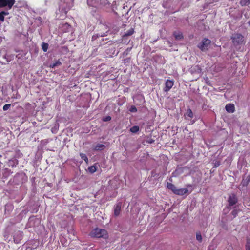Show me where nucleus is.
Returning <instances> with one entry per match:
<instances>
[{
  "instance_id": "nucleus-15",
  "label": "nucleus",
  "mask_w": 250,
  "mask_h": 250,
  "mask_svg": "<svg viewBox=\"0 0 250 250\" xmlns=\"http://www.w3.org/2000/svg\"><path fill=\"white\" fill-rule=\"evenodd\" d=\"M104 147V145L98 144L95 146L94 149L96 150H103Z\"/></svg>"
},
{
  "instance_id": "nucleus-34",
  "label": "nucleus",
  "mask_w": 250,
  "mask_h": 250,
  "mask_svg": "<svg viewBox=\"0 0 250 250\" xmlns=\"http://www.w3.org/2000/svg\"><path fill=\"white\" fill-rule=\"evenodd\" d=\"M186 187H187V188H191V187H192V185H191V184H187V185H186Z\"/></svg>"
},
{
  "instance_id": "nucleus-14",
  "label": "nucleus",
  "mask_w": 250,
  "mask_h": 250,
  "mask_svg": "<svg viewBox=\"0 0 250 250\" xmlns=\"http://www.w3.org/2000/svg\"><path fill=\"white\" fill-rule=\"evenodd\" d=\"M97 169V167L95 165H94L93 166L89 167L88 168V170L90 173H93L96 171Z\"/></svg>"
},
{
  "instance_id": "nucleus-1",
  "label": "nucleus",
  "mask_w": 250,
  "mask_h": 250,
  "mask_svg": "<svg viewBox=\"0 0 250 250\" xmlns=\"http://www.w3.org/2000/svg\"><path fill=\"white\" fill-rule=\"evenodd\" d=\"M89 235L92 238H102L104 239H107L108 238V233L105 229L98 228L92 229L90 232Z\"/></svg>"
},
{
  "instance_id": "nucleus-29",
  "label": "nucleus",
  "mask_w": 250,
  "mask_h": 250,
  "mask_svg": "<svg viewBox=\"0 0 250 250\" xmlns=\"http://www.w3.org/2000/svg\"><path fill=\"white\" fill-rule=\"evenodd\" d=\"M238 212V211L237 210L234 209L231 212V214L234 216V217H235L237 215Z\"/></svg>"
},
{
  "instance_id": "nucleus-17",
  "label": "nucleus",
  "mask_w": 250,
  "mask_h": 250,
  "mask_svg": "<svg viewBox=\"0 0 250 250\" xmlns=\"http://www.w3.org/2000/svg\"><path fill=\"white\" fill-rule=\"evenodd\" d=\"M139 130V127L137 125H134L130 128V131L132 133H137Z\"/></svg>"
},
{
  "instance_id": "nucleus-23",
  "label": "nucleus",
  "mask_w": 250,
  "mask_h": 250,
  "mask_svg": "<svg viewBox=\"0 0 250 250\" xmlns=\"http://www.w3.org/2000/svg\"><path fill=\"white\" fill-rule=\"evenodd\" d=\"M48 44L46 43H42V49L44 52H46L48 49Z\"/></svg>"
},
{
  "instance_id": "nucleus-7",
  "label": "nucleus",
  "mask_w": 250,
  "mask_h": 250,
  "mask_svg": "<svg viewBox=\"0 0 250 250\" xmlns=\"http://www.w3.org/2000/svg\"><path fill=\"white\" fill-rule=\"evenodd\" d=\"M193 189H191L190 191L187 188H180L177 189L175 194L178 195L182 196L186 194L190 193Z\"/></svg>"
},
{
  "instance_id": "nucleus-12",
  "label": "nucleus",
  "mask_w": 250,
  "mask_h": 250,
  "mask_svg": "<svg viewBox=\"0 0 250 250\" xmlns=\"http://www.w3.org/2000/svg\"><path fill=\"white\" fill-rule=\"evenodd\" d=\"M185 117L187 119V117L192 118L193 117V113L191 109L188 108L187 109L186 114H185Z\"/></svg>"
},
{
  "instance_id": "nucleus-28",
  "label": "nucleus",
  "mask_w": 250,
  "mask_h": 250,
  "mask_svg": "<svg viewBox=\"0 0 250 250\" xmlns=\"http://www.w3.org/2000/svg\"><path fill=\"white\" fill-rule=\"evenodd\" d=\"M129 111L131 112H136L137 109L135 106H131L129 109Z\"/></svg>"
},
{
  "instance_id": "nucleus-32",
  "label": "nucleus",
  "mask_w": 250,
  "mask_h": 250,
  "mask_svg": "<svg viewBox=\"0 0 250 250\" xmlns=\"http://www.w3.org/2000/svg\"><path fill=\"white\" fill-rule=\"evenodd\" d=\"M220 162H216L215 163V165H214V167H218L219 165H220Z\"/></svg>"
},
{
  "instance_id": "nucleus-11",
  "label": "nucleus",
  "mask_w": 250,
  "mask_h": 250,
  "mask_svg": "<svg viewBox=\"0 0 250 250\" xmlns=\"http://www.w3.org/2000/svg\"><path fill=\"white\" fill-rule=\"evenodd\" d=\"M173 36L177 40H181L183 39V36L181 32L175 31L173 33Z\"/></svg>"
},
{
  "instance_id": "nucleus-26",
  "label": "nucleus",
  "mask_w": 250,
  "mask_h": 250,
  "mask_svg": "<svg viewBox=\"0 0 250 250\" xmlns=\"http://www.w3.org/2000/svg\"><path fill=\"white\" fill-rule=\"evenodd\" d=\"M11 107V104H5L3 107V110L4 111H6L8 109H9V108Z\"/></svg>"
},
{
  "instance_id": "nucleus-38",
  "label": "nucleus",
  "mask_w": 250,
  "mask_h": 250,
  "mask_svg": "<svg viewBox=\"0 0 250 250\" xmlns=\"http://www.w3.org/2000/svg\"><path fill=\"white\" fill-rule=\"evenodd\" d=\"M94 38H95V36H93L92 37V39H94Z\"/></svg>"
},
{
  "instance_id": "nucleus-24",
  "label": "nucleus",
  "mask_w": 250,
  "mask_h": 250,
  "mask_svg": "<svg viewBox=\"0 0 250 250\" xmlns=\"http://www.w3.org/2000/svg\"><path fill=\"white\" fill-rule=\"evenodd\" d=\"M196 239L200 242H201L202 241V237L200 233V232H197L196 233Z\"/></svg>"
},
{
  "instance_id": "nucleus-6",
  "label": "nucleus",
  "mask_w": 250,
  "mask_h": 250,
  "mask_svg": "<svg viewBox=\"0 0 250 250\" xmlns=\"http://www.w3.org/2000/svg\"><path fill=\"white\" fill-rule=\"evenodd\" d=\"M174 85V81L173 80H167L165 83L164 91L165 92H168Z\"/></svg>"
},
{
  "instance_id": "nucleus-33",
  "label": "nucleus",
  "mask_w": 250,
  "mask_h": 250,
  "mask_svg": "<svg viewBox=\"0 0 250 250\" xmlns=\"http://www.w3.org/2000/svg\"><path fill=\"white\" fill-rule=\"evenodd\" d=\"M1 12H2L3 16H4H4L8 15V14L7 12H5V11H2Z\"/></svg>"
},
{
  "instance_id": "nucleus-22",
  "label": "nucleus",
  "mask_w": 250,
  "mask_h": 250,
  "mask_svg": "<svg viewBox=\"0 0 250 250\" xmlns=\"http://www.w3.org/2000/svg\"><path fill=\"white\" fill-rule=\"evenodd\" d=\"M108 30H107V31L105 32H99V33H98L96 35H97V37H104V36H106L107 35V33H108Z\"/></svg>"
},
{
  "instance_id": "nucleus-18",
  "label": "nucleus",
  "mask_w": 250,
  "mask_h": 250,
  "mask_svg": "<svg viewBox=\"0 0 250 250\" xmlns=\"http://www.w3.org/2000/svg\"><path fill=\"white\" fill-rule=\"evenodd\" d=\"M134 29L131 28L125 33V34L123 35V37L131 36L134 33Z\"/></svg>"
},
{
  "instance_id": "nucleus-30",
  "label": "nucleus",
  "mask_w": 250,
  "mask_h": 250,
  "mask_svg": "<svg viewBox=\"0 0 250 250\" xmlns=\"http://www.w3.org/2000/svg\"><path fill=\"white\" fill-rule=\"evenodd\" d=\"M247 178H248L247 181L246 182H243V186H247L249 182H250V176L248 177Z\"/></svg>"
},
{
  "instance_id": "nucleus-20",
  "label": "nucleus",
  "mask_w": 250,
  "mask_h": 250,
  "mask_svg": "<svg viewBox=\"0 0 250 250\" xmlns=\"http://www.w3.org/2000/svg\"><path fill=\"white\" fill-rule=\"evenodd\" d=\"M81 158L86 163L88 162V159L86 155L84 153H80Z\"/></svg>"
},
{
  "instance_id": "nucleus-9",
  "label": "nucleus",
  "mask_w": 250,
  "mask_h": 250,
  "mask_svg": "<svg viewBox=\"0 0 250 250\" xmlns=\"http://www.w3.org/2000/svg\"><path fill=\"white\" fill-rule=\"evenodd\" d=\"M121 203H118L117 204L114 208V215L115 216L119 215L121 208Z\"/></svg>"
},
{
  "instance_id": "nucleus-36",
  "label": "nucleus",
  "mask_w": 250,
  "mask_h": 250,
  "mask_svg": "<svg viewBox=\"0 0 250 250\" xmlns=\"http://www.w3.org/2000/svg\"><path fill=\"white\" fill-rule=\"evenodd\" d=\"M207 84L208 85H209V84H210L209 82H207Z\"/></svg>"
},
{
  "instance_id": "nucleus-16",
  "label": "nucleus",
  "mask_w": 250,
  "mask_h": 250,
  "mask_svg": "<svg viewBox=\"0 0 250 250\" xmlns=\"http://www.w3.org/2000/svg\"><path fill=\"white\" fill-rule=\"evenodd\" d=\"M240 4L242 6L248 5L250 4V0H241Z\"/></svg>"
},
{
  "instance_id": "nucleus-27",
  "label": "nucleus",
  "mask_w": 250,
  "mask_h": 250,
  "mask_svg": "<svg viewBox=\"0 0 250 250\" xmlns=\"http://www.w3.org/2000/svg\"><path fill=\"white\" fill-rule=\"evenodd\" d=\"M111 120V117L110 116H107L103 119V121L104 122L109 121Z\"/></svg>"
},
{
  "instance_id": "nucleus-19",
  "label": "nucleus",
  "mask_w": 250,
  "mask_h": 250,
  "mask_svg": "<svg viewBox=\"0 0 250 250\" xmlns=\"http://www.w3.org/2000/svg\"><path fill=\"white\" fill-rule=\"evenodd\" d=\"M87 4L90 6L95 7V4L96 3L95 0H87Z\"/></svg>"
},
{
  "instance_id": "nucleus-31",
  "label": "nucleus",
  "mask_w": 250,
  "mask_h": 250,
  "mask_svg": "<svg viewBox=\"0 0 250 250\" xmlns=\"http://www.w3.org/2000/svg\"><path fill=\"white\" fill-rule=\"evenodd\" d=\"M4 21V17L3 16L2 12H0V21L1 22Z\"/></svg>"
},
{
  "instance_id": "nucleus-35",
  "label": "nucleus",
  "mask_w": 250,
  "mask_h": 250,
  "mask_svg": "<svg viewBox=\"0 0 250 250\" xmlns=\"http://www.w3.org/2000/svg\"><path fill=\"white\" fill-rule=\"evenodd\" d=\"M102 29L105 28L106 30L107 29V27H106L105 26H104V25L102 26Z\"/></svg>"
},
{
  "instance_id": "nucleus-39",
  "label": "nucleus",
  "mask_w": 250,
  "mask_h": 250,
  "mask_svg": "<svg viewBox=\"0 0 250 250\" xmlns=\"http://www.w3.org/2000/svg\"><path fill=\"white\" fill-rule=\"evenodd\" d=\"M13 0L15 1V0Z\"/></svg>"
},
{
  "instance_id": "nucleus-10",
  "label": "nucleus",
  "mask_w": 250,
  "mask_h": 250,
  "mask_svg": "<svg viewBox=\"0 0 250 250\" xmlns=\"http://www.w3.org/2000/svg\"><path fill=\"white\" fill-rule=\"evenodd\" d=\"M167 188L168 189L171 190L175 194L177 188L174 184L171 183L167 182Z\"/></svg>"
},
{
  "instance_id": "nucleus-25",
  "label": "nucleus",
  "mask_w": 250,
  "mask_h": 250,
  "mask_svg": "<svg viewBox=\"0 0 250 250\" xmlns=\"http://www.w3.org/2000/svg\"><path fill=\"white\" fill-rule=\"evenodd\" d=\"M246 248V250H250V239H247Z\"/></svg>"
},
{
  "instance_id": "nucleus-3",
  "label": "nucleus",
  "mask_w": 250,
  "mask_h": 250,
  "mask_svg": "<svg viewBox=\"0 0 250 250\" xmlns=\"http://www.w3.org/2000/svg\"><path fill=\"white\" fill-rule=\"evenodd\" d=\"M211 44V41L207 38H204L202 42L199 43L197 47L202 51H205L208 50Z\"/></svg>"
},
{
  "instance_id": "nucleus-8",
  "label": "nucleus",
  "mask_w": 250,
  "mask_h": 250,
  "mask_svg": "<svg viewBox=\"0 0 250 250\" xmlns=\"http://www.w3.org/2000/svg\"><path fill=\"white\" fill-rule=\"evenodd\" d=\"M225 109L229 113H233L235 111V106L233 104H228L226 105Z\"/></svg>"
},
{
  "instance_id": "nucleus-5",
  "label": "nucleus",
  "mask_w": 250,
  "mask_h": 250,
  "mask_svg": "<svg viewBox=\"0 0 250 250\" xmlns=\"http://www.w3.org/2000/svg\"><path fill=\"white\" fill-rule=\"evenodd\" d=\"M228 202L229 206L235 205L238 202V199L234 194H231L228 198Z\"/></svg>"
},
{
  "instance_id": "nucleus-37",
  "label": "nucleus",
  "mask_w": 250,
  "mask_h": 250,
  "mask_svg": "<svg viewBox=\"0 0 250 250\" xmlns=\"http://www.w3.org/2000/svg\"><path fill=\"white\" fill-rule=\"evenodd\" d=\"M248 24L250 26V21H249Z\"/></svg>"
},
{
  "instance_id": "nucleus-2",
  "label": "nucleus",
  "mask_w": 250,
  "mask_h": 250,
  "mask_svg": "<svg viewBox=\"0 0 250 250\" xmlns=\"http://www.w3.org/2000/svg\"><path fill=\"white\" fill-rule=\"evenodd\" d=\"M233 44L235 46L241 44L244 42V36L240 33H234L231 37Z\"/></svg>"
},
{
  "instance_id": "nucleus-21",
  "label": "nucleus",
  "mask_w": 250,
  "mask_h": 250,
  "mask_svg": "<svg viewBox=\"0 0 250 250\" xmlns=\"http://www.w3.org/2000/svg\"><path fill=\"white\" fill-rule=\"evenodd\" d=\"M131 49H132V47H128V48H127L123 53V56H127L128 54V53L131 51Z\"/></svg>"
},
{
  "instance_id": "nucleus-13",
  "label": "nucleus",
  "mask_w": 250,
  "mask_h": 250,
  "mask_svg": "<svg viewBox=\"0 0 250 250\" xmlns=\"http://www.w3.org/2000/svg\"><path fill=\"white\" fill-rule=\"evenodd\" d=\"M61 64H62L61 62H60V61L59 60H58L54 62L50 63L49 67L50 68H53L57 66L61 65Z\"/></svg>"
},
{
  "instance_id": "nucleus-4",
  "label": "nucleus",
  "mask_w": 250,
  "mask_h": 250,
  "mask_svg": "<svg viewBox=\"0 0 250 250\" xmlns=\"http://www.w3.org/2000/svg\"><path fill=\"white\" fill-rule=\"evenodd\" d=\"M15 2L13 0H0V8L7 6L9 9H11Z\"/></svg>"
}]
</instances>
